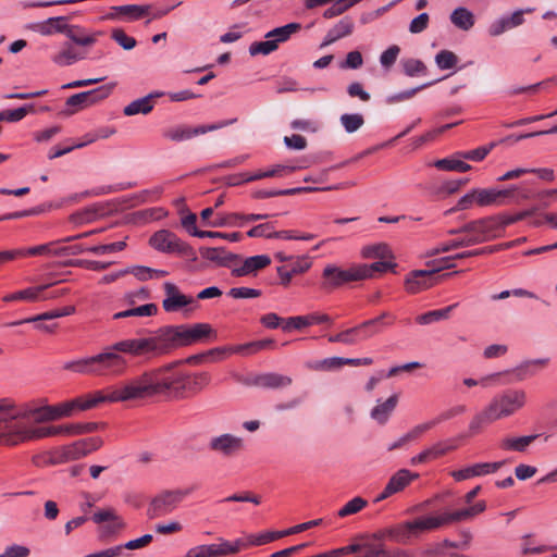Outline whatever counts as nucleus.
<instances>
[{
	"label": "nucleus",
	"mask_w": 557,
	"mask_h": 557,
	"mask_svg": "<svg viewBox=\"0 0 557 557\" xmlns=\"http://www.w3.org/2000/svg\"><path fill=\"white\" fill-rule=\"evenodd\" d=\"M216 336V331L209 323H196L190 326L186 324L164 326L153 336L116 342L95 356L69 361L64 363L63 368L83 375L119 376L128 367L127 360L119 352L153 358L206 338L215 339Z\"/></svg>",
	"instance_id": "f257e3e1"
},
{
	"label": "nucleus",
	"mask_w": 557,
	"mask_h": 557,
	"mask_svg": "<svg viewBox=\"0 0 557 557\" xmlns=\"http://www.w3.org/2000/svg\"><path fill=\"white\" fill-rule=\"evenodd\" d=\"M181 363L170 362L131 377L129 396H133V400L156 396L184 399L188 394L200 393L210 384L211 375L208 372L188 373L180 368Z\"/></svg>",
	"instance_id": "f03ea898"
},
{
	"label": "nucleus",
	"mask_w": 557,
	"mask_h": 557,
	"mask_svg": "<svg viewBox=\"0 0 557 557\" xmlns=\"http://www.w3.org/2000/svg\"><path fill=\"white\" fill-rule=\"evenodd\" d=\"M39 441V425L33 423L27 409L9 400L0 401V445L17 446Z\"/></svg>",
	"instance_id": "7ed1b4c3"
},
{
	"label": "nucleus",
	"mask_w": 557,
	"mask_h": 557,
	"mask_svg": "<svg viewBox=\"0 0 557 557\" xmlns=\"http://www.w3.org/2000/svg\"><path fill=\"white\" fill-rule=\"evenodd\" d=\"M527 398L525 391L520 388H511L497 394L482 411L472 418L469 424L470 433L478 434L483 426L512 416L525 406Z\"/></svg>",
	"instance_id": "20e7f679"
},
{
	"label": "nucleus",
	"mask_w": 557,
	"mask_h": 557,
	"mask_svg": "<svg viewBox=\"0 0 557 557\" xmlns=\"http://www.w3.org/2000/svg\"><path fill=\"white\" fill-rule=\"evenodd\" d=\"M129 379L119 383L116 386L111 387L108 394L96 392L92 395L85 397H77L69 401L58 404L60 418H70L79 411L89 410L95 408L101 403H125L133 400V396H129L132 391L129 389Z\"/></svg>",
	"instance_id": "39448f33"
},
{
	"label": "nucleus",
	"mask_w": 557,
	"mask_h": 557,
	"mask_svg": "<svg viewBox=\"0 0 557 557\" xmlns=\"http://www.w3.org/2000/svg\"><path fill=\"white\" fill-rule=\"evenodd\" d=\"M441 529L444 528L438 511H435L391 525L387 534H389V540L396 543L407 544L412 539L420 537L423 533Z\"/></svg>",
	"instance_id": "423d86ee"
},
{
	"label": "nucleus",
	"mask_w": 557,
	"mask_h": 557,
	"mask_svg": "<svg viewBox=\"0 0 557 557\" xmlns=\"http://www.w3.org/2000/svg\"><path fill=\"white\" fill-rule=\"evenodd\" d=\"M301 29V24L293 22L286 25L275 27L269 30L263 41H255L249 46V54L256 55H269L276 51L281 44H284L290 39V37Z\"/></svg>",
	"instance_id": "0eeeda50"
},
{
	"label": "nucleus",
	"mask_w": 557,
	"mask_h": 557,
	"mask_svg": "<svg viewBox=\"0 0 557 557\" xmlns=\"http://www.w3.org/2000/svg\"><path fill=\"white\" fill-rule=\"evenodd\" d=\"M191 493V488L165 490L150 502L148 515L158 518L172 512Z\"/></svg>",
	"instance_id": "6e6552de"
},
{
	"label": "nucleus",
	"mask_w": 557,
	"mask_h": 557,
	"mask_svg": "<svg viewBox=\"0 0 557 557\" xmlns=\"http://www.w3.org/2000/svg\"><path fill=\"white\" fill-rule=\"evenodd\" d=\"M323 287L327 289L337 288L350 282L364 280V270L354 264L347 269H342L335 264H327L323 269Z\"/></svg>",
	"instance_id": "1a4fd4ad"
},
{
	"label": "nucleus",
	"mask_w": 557,
	"mask_h": 557,
	"mask_svg": "<svg viewBox=\"0 0 557 557\" xmlns=\"http://www.w3.org/2000/svg\"><path fill=\"white\" fill-rule=\"evenodd\" d=\"M152 248L160 252L177 253L183 257L193 255L191 247L168 230L156 232L149 240Z\"/></svg>",
	"instance_id": "9d476101"
},
{
	"label": "nucleus",
	"mask_w": 557,
	"mask_h": 557,
	"mask_svg": "<svg viewBox=\"0 0 557 557\" xmlns=\"http://www.w3.org/2000/svg\"><path fill=\"white\" fill-rule=\"evenodd\" d=\"M469 238L473 245L485 243L499 236V219L497 216H488L471 221L463 225Z\"/></svg>",
	"instance_id": "9b49d317"
},
{
	"label": "nucleus",
	"mask_w": 557,
	"mask_h": 557,
	"mask_svg": "<svg viewBox=\"0 0 557 557\" xmlns=\"http://www.w3.org/2000/svg\"><path fill=\"white\" fill-rule=\"evenodd\" d=\"M440 271V267H433L428 270H413L409 272L405 277L406 292L409 294H418L437 284L441 277L453 275V273H447L444 274L443 276H437L436 274ZM456 273L457 272H454V274Z\"/></svg>",
	"instance_id": "f8f14e48"
},
{
	"label": "nucleus",
	"mask_w": 557,
	"mask_h": 557,
	"mask_svg": "<svg viewBox=\"0 0 557 557\" xmlns=\"http://www.w3.org/2000/svg\"><path fill=\"white\" fill-rule=\"evenodd\" d=\"M112 89L113 85H103L88 91L72 95L66 99L65 104L66 107L74 109H67L65 111V114L71 115L75 113L77 110L90 107L102 101L103 99L110 96Z\"/></svg>",
	"instance_id": "ddd939ff"
},
{
	"label": "nucleus",
	"mask_w": 557,
	"mask_h": 557,
	"mask_svg": "<svg viewBox=\"0 0 557 557\" xmlns=\"http://www.w3.org/2000/svg\"><path fill=\"white\" fill-rule=\"evenodd\" d=\"M164 298L162 300V308L165 312H177L185 310V312L193 311L190 306L197 305V300L188 295H185L172 282L163 284Z\"/></svg>",
	"instance_id": "4468645a"
},
{
	"label": "nucleus",
	"mask_w": 557,
	"mask_h": 557,
	"mask_svg": "<svg viewBox=\"0 0 557 557\" xmlns=\"http://www.w3.org/2000/svg\"><path fill=\"white\" fill-rule=\"evenodd\" d=\"M97 429L98 423L96 422L66 423L61 425H39V440L52 436L71 437L91 433Z\"/></svg>",
	"instance_id": "2eb2a0df"
},
{
	"label": "nucleus",
	"mask_w": 557,
	"mask_h": 557,
	"mask_svg": "<svg viewBox=\"0 0 557 557\" xmlns=\"http://www.w3.org/2000/svg\"><path fill=\"white\" fill-rule=\"evenodd\" d=\"M486 510V502L479 500L475 504H470L468 507L449 510L443 509L438 510V515L443 524V528H448L453 524L471 521L478 515L484 512Z\"/></svg>",
	"instance_id": "dca6fc26"
},
{
	"label": "nucleus",
	"mask_w": 557,
	"mask_h": 557,
	"mask_svg": "<svg viewBox=\"0 0 557 557\" xmlns=\"http://www.w3.org/2000/svg\"><path fill=\"white\" fill-rule=\"evenodd\" d=\"M479 207H494L504 206L515 198L518 191V186L512 185L505 189L498 188H476Z\"/></svg>",
	"instance_id": "f3484780"
},
{
	"label": "nucleus",
	"mask_w": 557,
	"mask_h": 557,
	"mask_svg": "<svg viewBox=\"0 0 557 557\" xmlns=\"http://www.w3.org/2000/svg\"><path fill=\"white\" fill-rule=\"evenodd\" d=\"M210 450L224 457H233L244 449V440L231 433H224L210 438Z\"/></svg>",
	"instance_id": "a211bd4d"
},
{
	"label": "nucleus",
	"mask_w": 557,
	"mask_h": 557,
	"mask_svg": "<svg viewBox=\"0 0 557 557\" xmlns=\"http://www.w3.org/2000/svg\"><path fill=\"white\" fill-rule=\"evenodd\" d=\"M419 478L418 473H413L407 469H400L395 472L384 490L375 497L374 502L380 503L392 495L404 491L412 481Z\"/></svg>",
	"instance_id": "6ab92c4d"
},
{
	"label": "nucleus",
	"mask_w": 557,
	"mask_h": 557,
	"mask_svg": "<svg viewBox=\"0 0 557 557\" xmlns=\"http://www.w3.org/2000/svg\"><path fill=\"white\" fill-rule=\"evenodd\" d=\"M102 446L100 437H89L60 446L67 462L81 459Z\"/></svg>",
	"instance_id": "aec40b11"
},
{
	"label": "nucleus",
	"mask_w": 557,
	"mask_h": 557,
	"mask_svg": "<svg viewBox=\"0 0 557 557\" xmlns=\"http://www.w3.org/2000/svg\"><path fill=\"white\" fill-rule=\"evenodd\" d=\"M504 461L473 463L462 469L453 471L450 475L455 481L461 482L472 478L495 473L504 466Z\"/></svg>",
	"instance_id": "412c9836"
},
{
	"label": "nucleus",
	"mask_w": 557,
	"mask_h": 557,
	"mask_svg": "<svg viewBox=\"0 0 557 557\" xmlns=\"http://www.w3.org/2000/svg\"><path fill=\"white\" fill-rule=\"evenodd\" d=\"M231 122H222L218 124L201 125L194 128L186 126H175L164 131L163 136L173 141H183L195 136L206 134L208 132L216 131L228 125Z\"/></svg>",
	"instance_id": "4be33fe9"
},
{
	"label": "nucleus",
	"mask_w": 557,
	"mask_h": 557,
	"mask_svg": "<svg viewBox=\"0 0 557 557\" xmlns=\"http://www.w3.org/2000/svg\"><path fill=\"white\" fill-rule=\"evenodd\" d=\"M102 35L103 32L101 30H89L81 25L71 24L66 37L73 45L89 48L94 46Z\"/></svg>",
	"instance_id": "5701e85b"
},
{
	"label": "nucleus",
	"mask_w": 557,
	"mask_h": 557,
	"mask_svg": "<svg viewBox=\"0 0 557 557\" xmlns=\"http://www.w3.org/2000/svg\"><path fill=\"white\" fill-rule=\"evenodd\" d=\"M293 380L290 376L283 375L280 373L269 372L255 375L249 379L246 383L263 388H283L292 384Z\"/></svg>",
	"instance_id": "b1692460"
},
{
	"label": "nucleus",
	"mask_w": 557,
	"mask_h": 557,
	"mask_svg": "<svg viewBox=\"0 0 557 557\" xmlns=\"http://www.w3.org/2000/svg\"><path fill=\"white\" fill-rule=\"evenodd\" d=\"M86 58L85 52L75 48L71 42H64L59 51L51 55V61L58 66H70L74 63L84 60Z\"/></svg>",
	"instance_id": "393cba45"
},
{
	"label": "nucleus",
	"mask_w": 557,
	"mask_h": 557,
	"mask_svg": "<svg viewBox=\"0 0 557 557\" xmlns=\"http://www.w3.org/2000/svg\"><path fill=\"white\" fill-rule=\"evenodd\" d=\"M355 29V22L351 17L345 16L341 21H338L333 27H331L323 41L321 42V48L327 47L335 41L345 38L352 34Z\"/></svg>",
	"instance_id": "a878e982"
},
{
	"label": "nucleus",
	"mask_w": 557,
	"mask_h": 557,
	"mask_svg": "<svg viewBox=\"0 0 557 557\" xmlns=\"http://www.w3.org/2000/svg\"><path fill=\"white\" fill-rule=\"evenodd\" d=\"M333 320L330 315L324 313H310L307 315H297L290 317L285 321L283 325L284 331H289L290 329H302L306 326H310L313 324L329 323L332 324Z\"/></svg>",
	"instance_id": "bb28decb"
},
{
	"label": "nucleus",
	"mask_w": 557,
	"mask_h": 557,
	"mask_svg": "<svg viewBox=\"0 0 557 557\" xmlns=\"http://www.w3.org/2000/svg\"><path fill=\"white\" fill-rule=\"evenodd\" d=\"M453 449H455V446L453 444H450L449 442H438V443L423 449L418 455L413 456L410 459V465L417 466V465L429 462L431 460H434V459L445 455L446 453H448Z\"/></svg>",
	"instance_id": "cd10ccee"
},
{
	"label": "nucleus",
	"mask_w": 557,
	"mask_h": 557,
	"mask_svg": "<svg viewBox=\"0 0 557 557\" xmlns=\"http://www.w3.org/2000/svg\"><path fill=\"white\" fill-rule=\"evenodd\" d=\"M549 362L548 358L530 359L515 367L511 372L516 375L517 381H523L537 374Z\"/></svg>",
	"instance_id": "c85d7f7f"
},
{
	"label": "nucleus",
	"mask_w": 557,
	"mask_h": 557,
	"mask_svg": "<svg viewBox=\"0 0 557 557\" xmlns=\"http://www.w3.org/2000/svg\"><path fill=\"white\" fill-rule=\"evenodd\" d=\"M397 403L398 396L396 394L388 397L385 401L377 400V404L370 412V417L377 423L385 424L396 408Z\"/></svg>",
	"instance_id": "c756f323"
},
{
	"label": "nucleus",
	"mask_w": 557,
	"mask_h": 557,
	"mask_svg": "<svg viewBox=\"0 0 557 557\" xmlns=\"http://www.w3.org/2000/svg\"><path fill=\"white\" fill-rule=\"evenodd\" d=\"M270 262V258L265 255L252 256L247 258L240 267L234 269L233 274L236 276H245L265 268Z\"/></svg>",
	"instance_id": "7c9ffc66"
},
{
	"label": "nucleus",
	"mask_w": 557,
	"mask_h": 557,
	"mask_svg": "<svg viewBox=\"0 0 557 557\" xmlns=\"http://www.w3.org/2000/svg\"><path fill=\"white\" fill-rule=\"evenodd\" d=\"M27 411L29 412L33 423L37 425L61 419L59 416L58 405L29 408Z\"/></svg>",
	"instance_id": "2f4dec72"
},
{
	"label": "nucleus",
	"mask_w": 557,
	"mask_h": 557,
	"mask_svg": "<svg viewBox=\"0 0 557 557\" xmlns=\"http://www.w3.org/2000/svg\"><path fill=\"white\" fill-rule=\"evenodd\" d=\"M92 521L97 524L109 522V531L115 532L125 527L123 520L116 515L113 508L101 509L94 513Z\"/></svg>",
	"instance_id": "473e14b6"
},
{
	"label": "nucleus",
	"mask_w": 557,
	"mask_h": 557,
	"mask_svg": "<svg viewBox=\"0 0 557 557\" xmlns=\"http://www.w3.org/2000/svg\"><path fill=\"white\" fill-rule=\"evenodd\" d=\"M151 5L139 4H125L117 5V11L121 13L122 22H134L143 18L149 13Z\"/></svg>",
	"instance_id": "72a5a7b5"
},
{
	"label": "nucleus",
	"mask_w": 557,
	"mask_h": 557,
	"mask_svg": "<svg viewBox=\"0 0 557 557\" xmlns=\"http://www.w3.org/2000/svg\"><path fill=\"white\" fill-rule=\"evenodd\" d=\"M450 22L461 30H469L474 25V15L467 8L459 7L450 13Z\"/></svg>",
	"instance_id": "f704fd0d"
},
{
	"label": "nucleus",
	"mask_w": 557,
	"mask_h": 557,
	"mask_svg": "<svg viewBox=\"0 0 557 557\" xmlns=\"http://www.w3.org/2000/svg\"><path fill=\"white\" fill-rule=\"evenodd\" d=\"M459 158L457 153L450 158L436 160L434 166L442 171H455L465 173L471 170V165Z\"/></svg>",
	"instance_id": "c9c22d12"
},
{
	"label": "nucleus",
	"mask_w": 557,
	"mask_h": 557,
	"mask_svg": "<svg viewBox=\"0 0 557 557\" xmlns=\"http://www.w3.org/2000/svg\"><path fill=\"white\" fill-rule=\"evenodd\" d=\"M388 317L387 312H383L380 317L362 322L361 324L354 326V330H359L357 335V342L366 341L376 333H379L377 325L382 319Z\"/></svg>",
	"instance_id": "e433bc0d"
},
{
	"label": "nucleus",
	"mask_w": 557,
	"mask_h": 557,
	"mask_svg": "<svg viewBox=\"0 0 557 557\" xmlns=\"http://www.w3.org/2000/svg\"><path fill=\"white\" fill-rule=\"evenodd\" d=\"M128 274H133L138 281L145 282L154 278H161L168 275L164 270L152 269L145 265H133L125 269Z\"/></svg>",
	"instance_id": "4c0bfd02"
},
{
	"label": "nucleus",
	"mask_w": 557,
	"mask_h": 557,
	"mask_svg": "<svg viewBox=\"0 0 557 557\" xmlns=\"http://www.w3.org/2000/svg\"><path fill=\"white\" fill-rule=\"evenodd\" d=\"M272 339H261L228 347V354L252 355L273 345Z\"/></svg>",
	"instance_id": "58836bf2"
},
{
	"label": "nucleus",
	"mask_w": 557,
	"mask_h": 557,
	"mask_svg": "<svg viewBox=\"0 0 557 557\" xmlns=\"http://www.w3.org/2000/svg\"><path fill=\"white\" fill-rule=\"evenodd\" d=\"M537 435H527L520 437H505L500 441V447L504 450L524 451L533 443Z\"/></svg>",
	"instance_id": "ea45409f"
},
{
	"label": "nucleus",
	"mask_w": 557,
	"mask_h": 557,
	"mask_svg": "<svg viewBox=\"0 0 557 557\" xmlns=\"http://www.w3.org/2000/svg\"><path fill=\"white\" fill-rule=\"evenodd\" d=\"M320 190V188L317 187H295L289 189H280V190H267V189H259L252 193V197L255 199H265L276 196H283V195H296L299 193H309V191H315Z\"/></svg>",
	"instance_id": "a19ab883"
},
{
	"label": "nucleus",
	"mask_w": 557,
	"mask_h": 557,
	"mask_svg": "<svg viewBox=\"0 0 557 557\" xmlns=\"http://www.w3.org/2000/svg\"><path fill=\"white\" fill-rule=\"evenodd\" d=\"M496 250H497V247H485V248H480V249H474V250L462 251V252L456 253L454 256L443 258L441 260L442 264L438 267L441 268V270L442 269H450L454 267V264L451 263L453 260L481 256L484 253H491V252H495Z\"/></svg>",
	"instance_id": "79ce46f5"
},
{
	"label": "nucleus",
	"mask_w": 557,
	"mask_h": 557,
	"mask_svg": "<svg viewBox=\"0 0 557 557\" xmlns=\"http://www.w3.org/2000/svg\"><path fill=\"white\" fill-rule=\"evenodd\" d=\"M153 103L150 102V97H143L139 99H136L128 103L123 109V113L126 116H132L136 114H148L152 111Z\"/></svg>",
	"instance_id": "37998d69"
},
{
	"label": "nucleus",
	"mask_w": 557,
	"mask_h": 557,
	"mask_svg": "<svg viewBox=\"0 0 557 557\" xmlns=\"http://www.w3.org/2000/svg\"><path fill=\"white\" fill-rule=\"evenodd\" d=\"M361 256L368 259H388L392 258V251L388 245L384 243H377L373 245L364 246L361 249Z\"/></svg>",
	"instance_id": "c03bdc74"
},
{
	"label": "nucleus",
	"mask_w": 557,
	"mask_h": 557,
	"mask_svg": "<svg viewBox=\"0 0 557 557\" xmlns=\"http://www.w3.org/2000/svg\"><path fill=\"white\" fill-rule=\"evenodd\" d=\"M210 227H223V226H232V227H243L244 219L242 213H228L224 215H219L215 219L209 221L207 223Z\"/></svg>",
	"instance_id": "a18cd8bd"
},
{
	"label": "nucleus",
	"mask_w": 557,
	"mask_h": 557,
	"mask_svg": "<svg viewBox=\"0 0 557 557\" xmlns=\"http://www.w3.org/2000/svg\"><path fill=\"white\" fill-rule=\"evenodd\" d=\"M457 307V304L450 305L443 309L428 311L417 317V322L422 325L431 324L436 321L445 320L449 317L451 310Z\"/></svg>",
	"instance_id": "49530a36"
},
{
	"label": "nucleus",
	"mask_w": 557,
	"mask_h": 557,
	"mask_svg": "<svg viewBox=\"0 0 557 557\" xmlns=\"http://www.w3.org/2000/svg\"><path fill=\"white\" fill-rule=\"evenodd\" d=\"M401 66L405 75L409 77L424 76L428 73L426 65L419 59H405Z\"/></svg>",
	"instance_id": "de8ad7c7"
},
{
	"label": "nucleus",
	"mask_w": 557,
	"mask_h": 557,
	"mask_svg": "<svg viewBox=\"0 0 557 557\" xmlns=\"http://www.w3.org/2000/svg\"><path fill=\"white\" fill-rule=\"evenodd\" d=\"M158 308L154 304H146L136 308L120 311L113 315L114 319H122L128 317H151L156 314Z\"/></svg>",
	"instance_id": "09e8293b"
},
{
	"label": "nucleus",
	"mask_w": 557,
	"mask_h": 557,
	"mask_svg": "<svg viewBox=\"0 0 557 557\" xmlns=\"http://www.w3.org/2000/svg\"><path fill=\"white\" fill-rule=\"evenodd\" d=\"M368 505V502L360 497L356 496L349 502H347L337 512V516L341 518H345L355 513H358L362 509H364Z\"/></svg>",
	"instance_id": "8fccbe9b"
},
{
	"label": "nucleus",
	"mask_w": 557,
	"mask_h": 557,
	"mask_svg": "<svg viewBox=\"0 0 557 557\" xmlns=\"http://www.w3.org/2000/svg\"><path fill=\"white\" fill-rule=\"evenodd\" d=\"M344 129L351 134L357 132L363 124L364 119L360 113H345L339 119Z\"/></svg>",
	"instance_id": "3c124183"
},
{
	"label": "nucleus",
	"mask_w": 557,
	"mask_h": 557,
	"mask_svg": "<svg viewBox=\"0 0 557 557\" xmlns=\"http://www.w3.org/2000/svg\"><path fill=\"white\" fill-rule=\"evenodd\" d=\"M435 64L440 70H451L458 63V57L450 50H441L434 58Z\"/></svg>",
	"instance_id": "603ef678"
},
{
	"label": "nucleus",
	"mask_w": 557,
	"mask_h": 557,
	"mask_svg": "<svg viewBox=\"0 0 557 557\" xmlns=\"http://www.w3.org/2000/svg\"><path fill=\"white\" fill-rule=\"evenodd\" d=\"M473 246V243L471 238H469L468 234L461 238L453 239L447 243L440 244L436 246L433 251L431 252L432 256L441 253V252H447L453 249L461 248V247H470Z\"/></svg>",
	"instance_id": "864d4df0"
},
{
	"label": "nucleus",
	"mask_w": 557,
	"mask_h": 557,
	"mask_svg": "<svg viewBox=\"0 0 557 557\" xmlns=\"http://www.w3.org/2000/svg\"><path fill=\"white\" fill-rule=\"evenodd\" d=\"M59 242H51V243H48V244H42V245H39V246H35V247H30V248H27V249H22L21 248V251L23 252V257H27V256H60V253H57V245H58Z\"/></svg>",
	"instance_id": "5fc2aeb1"
},
{
	"label": "nucleus",
	"mask_w": 557,
	"mask_h": 557,
	"mask_svg": "<svg viewBox=\"0 0 557 557\" xmlns=\"http://www.w3.org/2000/svg\"><path fill=\"white\" fill-rule=\"evenodd\" d=\"M34 110L33 104H26L24 107H20L14 110H4L0 112V122L7 121V122H18L23 120L28 112H32Z\"/></svg>",
	"instance_id": "6e6d98bb"
},
{
	"label": "nucleus",
	"mask_w": 557,
	"mask_h": 557,
	"mask_svg": "<svg viewBox=\"0 0 557 557\" xmlns=\"http://www.w3.org/2000/svg\"><path fill=\"white\" fill-rule=\"evenodd\" d=\"M478 189L473 188L459 198L456 207L446 211V214H449L455 211H462L472 208L474 205L479 206V200L476 199Z\"/></svg>",
	"instance_id": "4d7b16f0"
},
{
	"label": "nucleus",
	"mask_w": 557,
	"mask_h": 557,
	"mask_svg": "<svg viewBox=\"0 0 557 557\" xmlns=\"http://www.w3.org/2000/svg\"><path fill=\"white\" fill-rule=\"evenodd\" d=\"M502 374H503L502 372L491 373V374L482 376L480 380H475L472 377H466V379H463L462 383L468 387H474L478 385H480L482 387H490V386L498 384V379L500 377Z\"/></svg>",
	"instance_id": "13d9d810"
},
{
	"label": "nucleus",
	"mask_w": 557,
	"mask_h": 557,
	"mask_svg": "<svg viewBox=\"0 0 557 557\" xmlns=\"http://www.w3.org/2000/svg\"><path fill=\"white\" fill-rule=\"evenodd\" d=\"M358 267L364 270V280H367L373 277L375 272H386L394 269L396 264L391 261H377L372 264H358Z\"/></svg>",
	"instance_id": "bf43d9fd"
},
{
	"label": "nucleus",
	"mask_w": 557,
	"mask_h": 557,
	"mask_svg": "<svg viewBox=\"0 0 557 557\" xmlns=\"http://www.w3.org/2000/svg\"><path fill=\"white\" fill-rule=\"evenodd\" d=\"M494 145L491 144L490 146H482L473 150L457 152V156L465 160L479 162L485 159V157L490 153Z\"/></svg>",
	"instance_id": "052dcab7"
},
{
	"label": "nucleus",
	"mask_w": 557,
	"mask_h": 557,
	"mask_svg": "<svg viewBox=\"0 0 557 557\" xmlns=\"http://www.w3.org/2000/svg\"><path fill=\"white\" fill-rule=\"evenodd\" d=\"M126 247L125 240H120L111 244L90 246L88 252L95 255H108L116 251H122Z\"/></svg>",
	"instance_id": "680f3d73"
},
{
	"label": "nucleus",
	"mask_w": 557,
	"mask_h": 557,
	"mask_svg": "<svg viewBox=\"0 0 557 557\" xmlns=\"http://www.w3.org/2000/svg\"><path fill=\"white\" fill-rule=\"evenodd\" d=\"M112 39L125 50H132L136 46L135 38L128 36L123 29L114 28L111 33Z\"/></svg>",
	"instance_id": "e2e57ef3"
},
{
	"label": "nucleus",
	"mask_w": 557,
	"mask_h": 557,
	"mask_svg": "<svg viewBox=\"0 0 557 557\" xmlns=\"http://www.w3.org/2000/svg\"><path fill=\"white\" fill-rule=\"evenodd\" d=\"M184 557H218L215 544H203L191 547Z\"/></svg>",
	"instance_id": "0e129e2a"
},
{
	"label": "nucleus",
	"mask_w": 557,
	"mask_h": 557,
	"mask_svg": "<svg viewBox=\"0 0 557 557\" xmlns=\"http://www.w3.org/2000/svg\"><path fill=\"white\" fill-rule=\"evenodd\" d=\"M511 28H513V26H511L509 17H508V15H506V16H502V17L495 20L488 26V34L493 37H496Z\"/></svg>",
	"instance_id": "69168bd1"
},
{
	"label": "nucleus",
	"mask_w": 557,
	"mask_h": 557,
	"mask_svg": "<svg viewBox=\"0 0 557 557\" xmlns=\"http://www.w3.org/2000/svg\"><path fill=\"white\" fill-rule=\"evenodd\" d=\"M400 49L398 46L393 45L383 51L380 55V63L383 67L389 69L397 60Z\"/></svg>",
	"instance_id": "338daca9"
},
{
	"label": "nucleus",
	"mask_w": 557,
	"mask_h": 557,
	"mask_svg": "<svg viewBox=\"0 0 557 557\" xmlns=\"http://www.w3.org/2000/svg\"><path fill=\"white\" fill-rule=\"evenodd\" d=\"M30 549L25 545L12 544L4 548L0 557H28Z\"/></svg>",
	"instance_id": "774afa93"
}]
</instances>
